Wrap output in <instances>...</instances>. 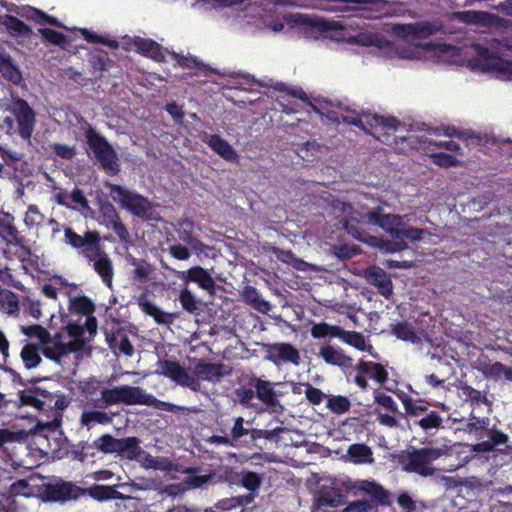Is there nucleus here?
<instances>
[{
  "label": "nucleus",
  "instance_id": "nucleus-1",
  "mask_svg": "<svg viewBox=\"0 0 512 512\" xmlns=\"http://www.w3.org/2000/svg\"><path fill=\"white\" fill-rule=\"evenodd\" d=\"M64 242L83 256L89 264H92L94 271L101 278L102 282L108 288H112L114 277L113 262L105 251L97 230L86 231L83 235H80L72 228H65Z\"/></svg>",
  "mask_w": 512,
  "mask_h": 512
},
{
  "label": "nucleus",
  "instance_id": "nucleus-2",
  "mask_svg": "<svg viewBox=\"0 0 512 512\" xmlns=\"http://www.w3.org/2000/svg\"><path fill=\"white\" fill-rule=\"evenodd\" d=\"M159 368L160 371L158 373L160 375L169 378L182 387L189 388L193 392L200 390L199 380L219 383L223 377L231 373V368L226 364L210 363L202 359L195 363L193 375L176 360H160Z\"/></svg>",
  "mask_w": 512,
  "mask_h": 512
},
{
  "label": "nucleus",
  "instance_id": "nucleus-3",
  "mask_svg": "<svg viewBox=\"0 0 512 512\" xmlns=\"http://www.w3.org/2000/svg\"><path fill=\"white\" fill-rule=\"evenodd\" d=\"M117 404H124L128 406L146 405L171 413H178L180 411H193L187 407L161 401L154 395L146 393V391L139 386L129 385H120L113 388H102L100 391V398L94 402V407L108 408Z\"/></svg>",
  "mask_w": 512,
  "mask_h": 512
},
{
  "label": "nucleus",
  "instance_id": "nucleus-4",
  "mask_svg": "<svg viewBox=\"0 0 512 512\" xmlns=\"http://www.w3.org/2000/svg\"><path fill=\"white\" fill-rule=\"evenodd\" d=\"M447 454L446 448L433 446L416 448L410 446L406 450L392 454V458L401 467L402 471L427 478L437 475L438 469L434 467L433 463Z\"/></svg>",
  "mask_w": 512,
  "mask_h": 512
},
{
  "label": "nucleus",
  "instance_id": "nucleus-5",
  "mask_svg": "<svg viewBox=\"0 0 512 512\" xmlns=\"http://www.w3.org/2000/svg\"><path fill=\"white\" fill-rule=\"evenodd\" d=\"M354 495L365 494L370 499H359L348 503L343 512H377L378 506L392 505V494L374 480H356L349 486Z\"/></svg>",
  "mask_w": 512,
  "mask_h": 512
},
{
  "label": "nucleus",
  "instance_id": "nucleus-6",
  "mask_svg": "<svg viewBox=\"0 0 512 512\" xmlns=\"http://www.w3.org/2000/svg\"><path fill=\"white\" fill-rule=\"evenodd\" d=\"M78 122L83 123L84 125L86 142L93 152L96 160L99 162L100 167L109 175L114 176L118 174L120 171V162L117 152L112 145L83 117H80Z\"/></svg>",
  "mask_w": 512,
  "mask_h": 512
},
{
  "label": "nucleus",
  "instance_id": "nucleus-7",
  "mask_svg": "<svg viewBox=\"0 0 512 512\" xmlns=\"http://www.w3.org/2000/svg\"><path fill=\"white\" fill-rule=\"evenodd\" d=\"M11 115L3 119L8 131L17 133L21 139L30 142L36 125V113L22 98H15L6 109Z\"/></svg>",
  "mask_w": 512,
  "mask_h": 512
},
{
  "label": "nucleus",
  "instance_id": "nucleus-8",
  "mask_svg": "<svg viewBox=\"0 0 512 512\" xmlns=\"http://www.w3.org/2000/svg\"><path fill=\"white\" fill-rule=\"evenodd\" d=\"M110 192L121 207L134 216L143 220L154 219V204L142 194L117 184L111 186Z\"/></svg>",
  "mask_w": 512,
  "mask_h": 512
},
{
  "label": "nucleus",
  "instance_id": "nucleus-9",
  "mask_svg": "<svg viewBox=\"0 0 512 512\" xmlns=\"http://www.w3.org/2000/svg\"><path fill=\"white\" fill-rule=\"evenodd\" d=\"M473 68L495 73L498 78L512 80V61L494 54L487 47L477 45L476 57L470 60Z\"/></svg>",
  "mask_w": 512,
  "mask_h": 512
},
{
  "label": "nucleus",
  "instance_id": "nucleus-10",
  "mask_svg": "<svg viewBox=\"0 0 512 512\" xmlns=\"http://www.w3.org/2000/svg\"><path fill=\"white\" fill-rule=\"evenodd\" d=\"M35 384V380L29 381ZM18 406H30L38 410H47L57 405L54 401V395L46 389L40 388L36 385L20 390Z\"/></svg>",
  "mask_w": 512,
  "mask_h": 512
},
{
  "label": "nucleus",
  "instance_id": "nucleus-11",
  "mask_svg": "<svg viewBox=\"0 0 512 512\" xmlns=\"http://www.w3.org/2000/svg\"><path fill=\"white\" fill-rule=\"evenodd\" d=\"M0 240L7 247H19L30 254L27 240L16 227L14 216L3 211H0Z\"/></svg>",
  "mask_w": 512,
  "mask_h": 512
},
{
  "label": "nucleus",
  "instance_id": "nucleus-12",
  "mask_svg": "<svg viewBox=\"0 0 512 512\" xmlns=\"http://www.w3.org/2000/svg\"><path fill=\"white\" fill-rule=\"evenodd\" d=\"M362 115L366 118L364 122L361 117H343V121L347 124L353 125L361 130H363L366 134H372V132L367 128L373 127H381L386 131H396L400 122L396 117L393 116H382L379 114H370V113H362Z\"/></svg>",
  "mask_w": 512,
  "mask_h": 512
},
{
  "label": "nucleus",
  "instance_id": "nucleus-13",
  "mask_svg": "<svg viewBox=\"0 0 512 512\" xmlns=\"http://www.w3.org/2000/svg\"><path fill=\"white\" fill-rule=\"evenodd\" d=\"M381 206H377L374 209L364 214V219L370 225L379 226L386 232H388L393 239H399V233L403 226V218L395 214H383Z\"/></svg>",
  "mask_w": 512,
  "mask_h": 512
},
{
  "label": "nucleus",
  "instance_id": "nucleus-14",
  "mask_svg": "<svg viewBox=\"0 0 512 512\" xmlns=\"http://www.w3.org/2000/svg\"><path fill=\"white\" fill-rule=\"evenodd\" d=\"M440 26L431 21H419L408 24H396L393 26V33L403 39H426L436 34Z\"/></svg>",
  "mask_w": 512,
  "mask_h": 512
},
{
  "label": "nucleus",
  "instance_id": "nucleus-15",
  "mask_svg": "<svg viewBox=\"0 0 512 512\" xmlns=\"http://www.w3.org/2000/svg\"><path fill=\"white\" fill-rule=\"evenodd\" d=\"M265 358L277 366L284 363H291L298 366L301 362L300 353L297 348L286 342L266 345Z\"/></svg>",
  "mask_w": 512,
  "mask_h": 512
},
{
  "label": "nucleus",
  "instance_id": "nucleus-16",
  "mask_svg": "<svg viewBox=\"0 0 512 512\" xmlns=\"http://www.w3.org/2000/svg\"><path fill=\"white\" fill-rule=\"evenodd\" d=\"M78 343H64L63 335L57 332L53 337L50 336V342L43 345L42 352L50 360L60 363L61 359L70 353L79 352Z\"/></svg>",
  "mask_w": 512,
  "mask_h": 512
},
{
  "label": "nucleus",
  "instance_id": "nucleus-17",
  "mask_svg": "<svg viewBox=\"0 0 512 512\" xmlns=\"http://www.w3.org/2000/svg\"><path fill=\"white\" fill-rule=\"evenodd\" d=\"M85 494V490L70 483L59 482L56 484H48L45 488V496L50 501H69L77 500Z\"/></svg>",
  "mask_w": 512,
  "mask_h": 512
},
{
  "label": "nucleus",
  "instance_id": "nucleus-18",
  "mask_svg": "<svg viewBox=\"0 0 512 512\" xmlns=\"http://www.w3.org/2000/svg\"><path fill=\"white\" fill-rule=\"evenodd\" d=\"M137 304L142 312L152 317L157 324L170 325L173 323L176 315L164 312L146 293H142L137 298Z\"/></svg>",
  "mask_w": 512,
  "mask_h": 512
},
{
  "label": "nucleus",
  "instance_id": "nucleus-19",
  "mask_svg": "<svg viewBox=\"0 0 512 512\" xmlns=\"http://www.w3.org/2000/svg\"><path fill=\"white\" fill-rule=\"evenodd\" d=\"M365 278L369 284L378 289V292L385 298H389L393 294L392 280L382 268L372 266L366 269Z\"/></svg>",
  "mask_w": 512,
  "mask_h": 512
},
{
  "label": "nucleus",
  "instance_id": "nucleus-20",
  "mask_svg": "<svg viewBox=\"0 0 512 512\" xmlns=\"http://www.w3.org/2000/svg\"><path fill=\"white\" fill-rule=\"evenodd\" d=\"M178 277L186 283H197L200 288L208 292H213L215 290V280L206 269L199 265L180 272Z\"/></svg>",
  "mask_w": 512,
  "mask_h": 512
},
{
  "label": "nucleus",
  "instance_id": "nucleus-21",
  "mask_svg": "<svg viewBox=\"0 0 512 512\" xmlns=\"http://www.w3.org/2000/svg\"><path fill=\"white\" fill-rule=\"evenodd\" d=\"M249 385L256 389V397L267 407L274 408L279 405L278 395L275 391L276 383L253 377L250 379Z\"/></svg>",
  "mask_w": 512,
  "mask_h": 512
},
{
  "label": "nucleus",
  "instance_id": "nucleus-22",
  "mask_svg": "<svg viewBox=\"0 0 512 512\" xmlns=\"http://www.w3.org/2000/svg\"><path fill=\"white\" fill-rule=\"evenodd\" d=\"M319 355L329 365L338 366L342 369H349L353 366V359L338 346L329 344L322 346Z\"/></svg>",
  "mask_w": 512,
  "mask_h": 512
},
{
  "label": "nucleus",
  "instance_id": "nucleus-23",
  "mask_svg": "<svg viewBox=\"0 0 512 512\" xmlns=\"http://www.w3.org/2000/svg\"><path fill=\"white\" fill-rule=\"evenodd\" d=\"M355 369L359 374L369 375L371 379L381 385L385 384L389 379V374L381 363L360 360L356 364Z\"/></svg>",
  "mask_w": 512,
  "mask_h": 512
},
{
  "label": "nucleus",
  "instance_id": "nucleus-24",
  "mask_svg": "<svg viewBox=\"0 0 512 512\" xmlns=\"http://www.w3.org/2000/svg\"><path fill=\"white\" fill-rule=\"evenodd\" d=\"M208 146L224 160L232 163H238L239 155L236 150L219 135H211L208 142Z\"/></svg>",
  "mask_w": 512,
  "mask_h": 512
},
{
  "label": "nucleus",
  "instance_id": "nucleus-25",
  "mask_svg": "<svg viewBox=\"0 0 512 512\" xmlns=\"http://www.w3.org/2000/svg\"><path fill=\"white\" fill-rule=\"evenodd\" d=\"M346 496L340 489L323 486L318 492L317 505L319 507L336 508L345 503Z\"/></svg>",
  "mask_w": 512,
  "mask_h": 512
},
{
  "label": "nucleus",
  "instance_id": "nucleus-26",
  "mask_svg": "<svg viewBox=\"0 0 512 512\" xmlns=\"http://www.w3.org/2000/svg\"><path fill=\"white\" fill-rule=\"evenodd\" d=\"M488 440L480 441L474 445L473 450L476 452L489 453L499 445H505L508 442V435L496 428H487Z\"/></svg>",
  "mask_w": 512,
  "mask_h": 512
},
{
  "label": "nucleus",
  "instance_id": "nucleus-27",
  "mask_svg": "<svg viewBox=\"0 0 512 512\" xmlns=\"http://www.w3.org/2000/svg\"><path fill=\"white\" fill-rule=\"evenodd\" d=\"M133 44L138 52L155 61L161 62L165 58L161 45L152 39L136 37Z\"/></svg>",
  "mask_w": 512,
  "mask_h": 512
},
{
  "label": "nucleus",
  "instance_id": "nucleus-28",
  "mask_svg": "<svg viewBox=\"0 0 512 512\" xmlns=\"http://www.w3.org/2000/svg\"><path fill=\"white\" fill-rule=\"evenodd\" d=\"M116 413L109 414L102 410H85L80 416V423L83 427L91 429L96 424L109 425L113 422Z\"/></svg>",
  "mask_w": 512,
  "mask_h": 512
},
{
  "label": "nucleus",
  "instance_id": "nucleus-29",
  "mask_svg": "<svg viewBox=\"0 0 512 512\" xmlns=\"http://www.w3.org/2000/svg\"><path fill=\"white\" fill-rule=\"evenodd\" d=\"M0 73L13 84H19L23 77L20 69L12 62L11 56L0 48Z\"/></svg>",
  "mask_w": 512,
  "mask_h": 512
},
{
  "label": "nucleus",
  "instance_id": "nucleus-30",
  "mask_svg": "<svg viewBox=\"0 0 512 512\" xmlns=\"http://www.w3.org/2000/svg\"><path fill=\"white\" fill-rule=\"evenodd\" d=\"M140 440L137 437L121 438L118 441L117 455L128 460H136L142 453Z\"/></svg>",
  "mask_w": 512,
  "mask_h": 512
},
{
  "label": "nucleus",
  "instance_id": "nucleus-31",
  "mask_svg": "<svg viewBox=\"0 0 512 512\" xmlns=\"http://www.w3.org/2000/svg\"><path fill=\"white\" fill-rule=\"evenodd\" d=\"M2 24L12 37L31 38L33 35L31 27L16 16L6 14L3 17Z\"/></svg>",
  "mask_w": 512,
  "mask_h": 512
},
{
  "label": "nucleus",
  "instance_id": "nucleus-32",
  "mask_svg": "<svg viewBox=\"0 0 512 512\" xmlns=\"http://www.w3.org/2000/svg\"><path fill=\"white\" fill-rule=\"evenodd\" d=\"M255 494H247L223 498L215 504V508L220 511H232L239 507H245L252 504L255 500Z\"/></svg>",
  "mask_w": 512,
  "mask_h": 512
},
{
  "label": "nucleus",
  "instance_id": "nucleus-33",
  "mask_svg": "<svg viewBox=\"0 0 512 512\" xmlns=\"http://www.w3.org/2000/svg\"><path fill=\"white\" fill-rule=\"evenodd\" d=\"M338 338L345 344H348L359 351H367L371 353V350L373 349L371 344H366L364 335L357 331H346L341 328Z\"/></svg>",
  "mask_w": 512,
  "mask_h": 512
},
{
  "label": "nucleus",
  "instance_id": "nucleus-34",
  "mask_svg": "<svg viewBox=\"0 0 512 512\" xmlns=\"http://www.w3.org/2000/svg\"><path fill=\"white\" fill-rule=\"evenodd\" d=\"M182 230L179 231V238L195 250L203 251L205 244L196 238L192 230L194 228V222L190 219H184L180 222Z\"/></svg>",
  "mask_w": 512,
  "mask_h": 512
},
{
  "label": "nucleus",
  "instance_id": "nucleus-35",
  "mask_svg": "<svg viewBox=\"0 0 512 512\" xmlns=\"http://www.w3.org/2000/svg\"><path fill=\"white\" fill-rule=\"evenodd\" d=\"M347 455L354 464L372 463V450L365 444H352L347 450Z\"/></svg>",
  "mask_w": 512,
  "mask_h": 512
},
{
  "label": "nucleus",
  "instance_id": "nucleus-36",
  "mask_svg": "<svg viewBox=\"0 0 512 512\" xmlns=\"http://www.w3.org/2000/svg\"><path fill=\"white\" fill-rule=\"evenodd\" d=\"M0 311L9 315L19 313V300L16 293L8 289L0 290Z\"/></svg>",
  "mask_w": 512,
  "mask_h": 512
},
{
  "label": "nucleus",
  "instance_id": "nucleus-37",
  "mask_svg": "<svg viewBox=\"0 0 512 512\" xmlns=\"http://www.w3.org/2000/svg\"><path fill=\"white\" fill-rule=\"evenodd\" d=\"M341 327L338 325H331L324 321L314 323L310 329V334L314 339L322 338H338L340 335Z\"/></svg>",
  "mask_w": 512,
  "mask_h": 512
},
{
  "label": "nucleus",
  "instance_id": "nucleus-38",
  "mask_svg": "<svg viewBox=\"0 0 512 512\" xmlns=\"http://www.w3.org/2000/svg\"><path fill=\"white\" fill-rule=\"evenodd\" d=\"M483 373L494 380H499L503 376L505 380L512 382V367L506 366L499 361L488 364L484 368Z\"/></svg>",
  "mask_w": 512,
  "mask_h": 512
},
{
  "label": "nucleus",
  "instance_id": "nucleus-39",
  "mask_svg": "<svg viewBox=\"0 0 512 512\" xmlns=\"http://www.w3.org/2000/svg\"><path fill=\"white\" fill-rule=\"evenodd\" d=\"M392 334L400 340L411 342L413 344L420 341V338L414 328L407 322H398L393 325Z\"/></svg>",
  "mask_w": 512,
  "mask_h": 512
},
{
  "label": "nucleus",
  "instance_id": "nucleus-40",
  "mask_svg": "<svg viewBox=\"0 0 512 512\" xmlns=\"http://www.w3.org/2000/svg\"><path fill=\"white\" fill-rule=\"evenodd\" d=\"M443 418L437 411L427 410V412L415 422L422 430L439 429L442 427Z\"/></svg>",
  "mask_w": 512,
  "mask_h": 512
},
{
  "label": "nucleus",
  "instance_id": "nucleus-41",
  "mask_svg": "<svg viewBox=\"0 0 512 512\" xmlns=\"http://www.w3.org/2000/svg\"><path fill=\"white\" fill-rule=\"evenodd\" d=\"M21 359L24 363V366L27 369H32L37 367L41 362V356L39 355V351L37 346L33 344H26L20 353Z\"/></svg>",
  "mask_w": 512,
  "mask_h": 512
},
{
  "label": "nucleus",
  "instance_id": "nucleus-42",
  "mask_svg": "<svg viewBox=\"0 0 512 512\" xmlns=\"http://www.w3.org/2000/svg\"><path fill=\"white\" fill-rule=\"evenodd\" d=\"M239 484L247 489L250 492L249 494H255L257 496V491L262 484V478L256 472L243 471Z\"/></svg>",
  "mask_w": 512,
  "mask_h": 512
},
{
  "label": "nucleus",
  "instance_id": "nucleus-43",
  "mask_svg": "<svg viewBox=\"0 0 512 512\" xmlns=\"http://www.w3.org/2000/svg\"><path fill=\"white\" fill-rule=\"evenodd\" d=\"M89 493L98 501L121 498V493L112 486L95 485L90 488Z\"/></svg>",
  "mask_w": 512,
  "mask_h": 512
},
{
  "label": "nucleus",
  "instance_id": "nucleus-44",
  "mask_svg": "<svg viewBox=\"0 0 512 512\" xmlns=\"http://www.w3.org/2000/svg\"><path fill=\"white\" fill-rule=\"evenodd\" d=\"M118 441L119 439L110 434H103L93 442V445L104 454H113L117 453Z\"/></svg>",
  "mask_w": 512,
  "mask_h": 512
},
{
  "label": "nucleus",
  "instance_id": "nucleus-45",
  "mask_svg": "<svg viewBox=\"0 0 512 512\" xmlns=\"http://www.w3.org/2000/svg\"><path fill=\"white\" fill-rule=\"evenodd\" d=\"M402 403L405 409V412L410 417H420L423 416L428 407L422 401H414L411 397L405 396L402 398Z\"/></svg>",
  "mask_w": 512,
  "mask_h": 512
},
{
  "label": "nucleus",
  "instance_id": "nucleus-46",
  "mask_svg": "<svg viewBox=\"0 0 512 512\" xmlns=\"http://www.w3.org/2000/svg\"><path fill=\"white\" fill-rule=\"evenodd\" d=\"M179 302L182 308L190 314H197L199 311L198 301L195 295L187 288H183L179 294Z\"/></svg>",
  "mask_w": 512,
  "mask_h": 512
},
{
  "label": "nucleus",
  "instance_id": "nucleus-47",
  "mask_svg": "<svg viewBox=\"0 0 512 512\" xmlns=\"http://www.w3.org/2000/svg\"><path fill=\"white\" fill-rule=\"evenodd\" d=\"M22 332L24 335L32 338H37L42 345L50 342V333L46 328L39 324H32L28 326H22Z\"/></svg>",
  "mask_w": 512,
  "mask_h": 512
},
{
  "label": "nucleus",
  "instance_id": "nucleus-48",
  "mask_svg": "<svg viewBox=\"0 0 512 512\" xmlns=\"http://www.w3.org/2000/svg\"><path fill=\"white\" fill-rule=\"evenodd\" d=\"M71 308L80 315H91L95 311L94 303L86 296H78L71 300Z\"/></svg>",
  "mask_w": 512,
  "mask_h": 512
},
{
  "label": "nucleus",
  "instance_id": "nucleus-49",
  "mask_svg": "<svg viewBox=\"0 0 512 512\" xmlns=\"http://www.w3.org/2000/svg\"><path fill=\"white\" fill-rule=\"evenodd\" d=\"M488 425V418H479L476 416H471L464 430L468 433H474L476 438L480 440L483 438L482 432L487 430Z\"/></svg>",
  "mask_w": 512,
  "mask_h": 512
},
{
  "label": "nucleus",
  "instance_id": "nucleus-50",
  "mask_svg": "<svg viewBox=\"0 0 512 512\" xmlns=\"http://www.w3.org/2000/svg\"><path fill=\"white\" fill-rule=\"evenodd\" d=\"M89 62L93 69V72H98L99 75L95 76L96 79H100L102 77V72L108 69V63L110 59L106 52L101 51L97 54H94L90 57Z\"/></svg>",
  "mask_w": 512,
  "mask_h": 512
},
{
  "label": "nucleus",
  "instance_id": "nucleus-51",
  "mask_svg": "<svg viewBox=\"0 0 512 512\" xmlns=\"http://www.w3.org/2000/svg\"><path fill=\"white\" fill-rule=\"evenodd\" d=\"M351 403L345 396H333L328 399L327 408L335 414H344L349 411Z\"/></svg>",
  "mask_w": 512,
  "mask_h": 512
},
{
  "label": "nucleus",
  "instance_id": "nucleus-52",
  "mask_svg": "<svg viewBox=\"0 0 512 512\" xmlns=\"http://www.w3.org/2000/svg\"><path fill=\"white\" fill-rule=\"evenodd\" d=\"M39 33L47 42L51 44L64 46L68 43V37L57 30L51 28H40Z\"/></svg>",
  "mask_w": 512,
  "mask_h": 512
},
{
  "label": "nucleus",
  "instance_id": "nucleus-53",
  "mask_svg": "<svg viewBox=\"0 0 512 512\" xmlns=\"http://www.w3.org/2000/svg\"><path fill=\"white\" fill-rule=\"evenodd\" d=\"M67 333L72 341L70 343H78L80 347V351L85 346V340L83 338L84 334V326L79 323L70 322L66 326Z\"/></svg>",
  "mask_w": 512,
  "mask_h": 512
},
{
  "label": "nucleus",
  "instance_id": "nucleus-54",
  "mask_svg": "<svg viewBox=\"0 0 512 512\" xmlns=\"http://www.w3.org/2000/svg\"><path fill=\"white\" fill-rule=\"evenodd\" d=\"M100 214L103 218V224L106 228H110L113 223L120 219L119 213L111 203H105L101 205Z\"/></svg>",
  "mask_w": 512,
  "mask_h": 512
},
{
  "label": "nucleus",
  "instance_id": "nucleus-55",
  "mask_svg": "<svg viewBox=\"0 0 512 512\" xmlns=\"http://www.w3.org/2000/svg\"><path fill=\"white\" fill-rule=\"evenodd\" d=\"M429 157L435 165L443 168L455 167L459 162L455 156L444 152L432 153Z\"/></svg>",
  "mask_w": 512,
  "mask_h": 512
},
{
  "label": "nucleus",
  "instance_id": "nucleus-56",
  "mask_svg": "<svg viewBox=\"0 0 512 512\" xmlns=\"http://www.w3.org/2000/svg\"><path fill=\"white\" fill-rule=\"evenodd\" d=\"M81 34L88 43L104 44L109 46L110 48L118 47V42L116 40H109L102 35H98L94 32H91L87 28L82 29Z\"/></svg>",
  "mask_w": 512,
  "mask_h": 512
},
{
  "label": "nucleus",
  "instance_id": "nucleus-57",
  "mask_svg": "<svg viewBox=\"0 0 512 512\" xmlns=\"http://www.w3.org/2000/svg\"><path fill=\"white\" fill-rule=\"evenodd\" d=\"M44 216L40 213L38 206L31 204L27 208L24 222L28 227L38 226L43 222Z\"/></svg>",
  "mask_w": 512,
  "mask_h": 512
},
{
  "label": "nucleus",
  "instance_id": "nucleus-58",
  "mask_svg": "<svg viewBox=\"0 0 512 512\" xmlns=\"http://www.w3.org/2000/svg\"><path fill=\"white\" fill-rule=\"evenodd\" d=\"M374 401L376 404L389 410L390 413L396 414L398 412V406L390 395L381 392H375Z\"/></svg>",
  "mask_w": 512,
  "mask_h": 512
},
{
  "label": "nucleus",
  "instance_id": "nucleus-59",
  "mask_svg": "<svg viewBox=\"0 0 512 512\" xmlns=\"http://www.w3.org/2000/svg\"><path fill=\"white\" fill-rule=\"evenodd\" d=\"M426 232L423 228L406 226L403 222V226L401 227L399 233V239L407 238L412 241H420L423 237V234Z\"/></svg>",
  "mask_w": 512,
  "mask_h": 512
},
{
  "label": "nucleus",
  "instance_id": "nucleus-60",
  "mask_svg": "<svg viewBox=\"0 0 512 512\" xmlns=\"http://www.w3.org/2000/svg\"><path fill=\"white\" fill-rule=\"evenodd\" d=\"M461 392L465 400L470 401L472 404H479L486 401V396L472 386L463 385L461 387Z\"/></svg>",
  "mask_w": 512,
  "mask_h": 512
},
{
  "label": "nucleus",
  "instance_id": "nucleus-61",
  "mask_svg": "<svg viewBox=\"0 0 512 512\" xmlns=\"http://www.w3.org/2000/svg\"><path fill=\"white\" fill-rule=\"evenodd\" d=\"M51 148L57 157L64 160H71L76 155V149L74 146L55 143Z\"/></svg>",
  "mask_w": 512,
  "mask_h": 512
},
{
  "label": "nucleus",
  "instance_id": "nucleus-62",
  "mask_svg": "<svg viewBox=\"0 0 512 512\" xmlns=\"http://www.w3.org/2000/svg\"><path fill=\"white\" fill-rule=\"evenodd\" d=\"M488 16L487 12L482 11H464L460 13V19L468 24L482 23Z\"/></svg>",
  "mask_w": 512,
  "mask_h": 512
},
{
  "label": "nucleus",
  "instance_id": "nucleus-63",
  "mask_svg": "<svg viewBox=\"0 0 512 512\" xmlns=\"http://www.w3.org/2000/svg\"><path fill=\"white\" fill-rule=\"evenodd\" d=\"M23 305L26 312L33 318L39 319L42 316L41 302L39 300L26 297Z\"/></svg>",
  "mask_w": 512,
  "mask_h": 512
},
{
  "label": "nucleus",
  "instance_id": "nucleus-64",
  "mask_svg": "<svg viewBox=\"0 0 512 512\" xmlns=\"http://www.w3.org/2000/svg\"><path fill=\"white\" fill-rule=\"evenodd\" d=\"M305 395L308 401L313 405H319L325 397L324 393L319 388L312 386L310 383L306 384Z\"/></svg>",
  "mask_w": 512,
  "mask_h": 512
}]
</instances>
